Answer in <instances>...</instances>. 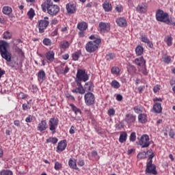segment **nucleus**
I'll use <instances>...</instances> for the list:
<instances>
[{"mask_svg":"<svg viewBox=\"0 0 175 175\" xmlns=\"http://www.w3.org/2000/svg\"><path fill=\"white\" fill-rule=\"evenodd\" d=\"M116 23L118 25V27H120L121 28H124V27H126V25H128V22L126 21V19L124 17L117 18Z\"/></svg>","mask_w":175,"mask_h":175,"instance_id":"6ab92c4d","label":"nucleus"},{"mask_svg":"<svg viewBox=\"0 0 175 175\" xmlns=\"http://www.w3.org/2000/svg\"><path fill=\"white\" fill-rule=\"evenodd\" d=\"M50 24L49 21V17L46 16L43 19L39 20L38 21V28L39 33H44V31L47 29V27Z\"/></svg>","mask_w":175,"mask_h":175,"instance_id":"423d86ee","label":"nucleus"},{"mask_svg":"<svg viewBox=\"0 0 175 175\" xmlns=\"http://www.w3.org/2000/svg\"><path fill=\"white\" fill-rule=\"evenodd\" d=\"M94 83L92 81L86 82L84 85L85 92L88 91L89 92H92L94 91Z\"/></svg>","mask_w":175,"mask_h":175,"instance_id":"393cba45","label":"nucleus"},{"mask_svg":"<svg viewBox=\"0 0 175 175\" xmlns=\"http://www.w3.org/2000/svg\"><path fill=\"white\" fill-rule=\"evenodd\" d=\"M110 31V23L100 22L98 24V31L100 33H106Z\"/></svg>","mask_w":175,"mask_h":175,"instance_id":"ddd939ff","label":"nucleus"},{"mask_svg":"<svg viewBox=\"0 0 175 175\" xmlns=\"http://www.w3.org/2000/svg\"><path fill=\"white\" fill-rule=\"evenodd\" d=\"M150 39H148V37L146 36V34H142L141 35V42H143L144 43L148 42Z\"/></svg>","mask_w":175,"mask_h":175,"instance_id":"de8ad7c7","label":"nucleus"},{"mask_svg":"<svg viewBox=\"0 0 175 175\" xmlns=\"http://www.w3.org/2000/svg\"><path fill=\"white\" fill-rule=\"evenodd\" d=\"M125 121L128 124V125H133L135 122H136V116L132 114V113H129L126 115L125 118Z\"/></svg>","mask_w":175,"mask_h":175,"instance_id":"f3484780","label":"nucleus"},{"mask_svg":"<svg viewBox=\"0 0 175 175\" xmlns=\"http://www.w3.org/2000/svg\"><path fill=\"white\" fill-rule=\"evenodd\" d=\"M156 20L159 23H164L167 25H175L174 18H170L167 12H164L163 10L159 9L156 11Z\"/></svg>","mask_w":175,"mask_h":175,"instance_id":"7ed1b4c3","label":"nucleus"},{"mask_svg":"<svg viewBox=\"0 0 175 175\" xmlns=\"http://www.w3.org/2000/svg\"><path fill=\"white\" fill-rule=\"evenodd\" d=\"M51 25H57L58 24V20L57 18H53L51 22Z\"/></svg>","mask_w":175,"mask_h":175,"instance_id":"0e129e2a","label":"nucleus"},{"mask_svg":"<svg viewBox=\"0 0 175 175\" xmlns=\"http://www.w3.org/2000/svg\"><path fill=\"white\" fill-rule=\"evenodd\" d=\"M159 90H161V85H157L153 88V92H154V94H157V92H158Z\"/></svg>","mask_w":175,"mask_h":175,"instance_id":"4d7b16f0","label":"nucleus"},{"mask_svg":"<svg viewBox=\"0 0 175 175\" xmlns=\"http://www.w3.org/2000/svg\"><path fill=\"white\" fill-rule=\"evenodd\" d=\"M139 144L142 148H147L148 147H150L151 144V141H150V136H148L147 134L142 135L139 141Z\"/></svg>","mask_w":175,"mask_h":175,"instance_id":"1a4fd4ad","label":"nucleus"},{"mask_svg":"<svg viewBox=\"0 0 175 175\" xmlns=\"http://www.w3.org/2000/svg\"><path fill=\"white\" fill-rule=\"evenodd\" d=\"M149 154V161L152 159V158H154V157H155V154L154 153V151H152V149H149L146 152H139L137 154V158L138 159H146V158H147V155Z\"/></svg>","mask_w":175,"mask_h":175,"instance_id":"f8f14e48","label":"nucleus"},{"mask_svg":"<svg viewBox=\"0 0 175 175\" xmlns=\"http://www.w3.org/2000/svg\"><path fill=\"white\" fill-rule=\"evenodd\" d=\"M152 110H153L154 113H157V114L162 113V106H161V103H156L153 105Z\"/></svg>","mask_w":175,"mask_h":175,"instance_id":"a878e982","label":"nucleus"},{"mask_svg":"<svg viewBox=\"0 0 175 175\" xmlns=\"http://www.w3.org/2000/svg\"><path fill=\"white\" fill-rule=\"evenodd\" d=\"M78 88L72 90L73 94H80L81 95H84L85 94V89L81 84V82H76Z\"/></svg>","mask_w":175,"mask_h":175,"instance_id":"4468645a","label":"nucleus"},{"mask_svg":"<svg viewBox=\"0 0 175 175\" xmlns=\"http://www.w3.org/2000/svg\"><path fill=\"white\" fill-rule=\"evenodd\" d=\"M111 73L112 75H115L116 76H119L120 75V68L117 66H113L111 69Z\"/></svg>","mask_w":175,"mask_h":175,"instance_id":"e433bc0d","label":"nucleus"},{"mask_svg":"<svg viewBox=\"0 0 175 175\" xmlns=\"http://www.w3.org/2000/svg\"><path fill=\"white\" fill-rule=\"evenodd\" d=\"M31 107H32V105H29L27 103H23L22 105V109L24 111H28L29 110H30Z\"/></svg>","mask_w":175,"mask_h":175,"instance_id":"c03bdc74","label":"nucleus"},{"mask_svg":"<svg viewBox=\"0 0 175 175\" xmlns=\"http://www.w3.org/2000/svg\"><path fill=\"white\" fill-rule=\"evenodd\" d=\"M138 122H140V124H146V122H147V115L140 113L138 116Z\"/></svg>","mask_w":175,"mask_h":175,"instance_id":"c85d7f7f","label":"nucleus"},{"mask_svg":"<svg viewBox=\"0 0 175 175\" xmlns=\"http://www.w3.org/2000/svg\"><path fill=\"white\" fill-rule=\"evenodd\" d=\"M70 106L71 107V109L72 111H74L75 116H77V114H81V109L76 107L75 104H70Z\"/></svg>","mask_w":175,"mask_h":175,"instance_id":"72a5a7b5","label":"nucleus"},{"mask_svg":"<svg viewBox=\"0 0 175 175\" xmlns=\"http://www.w3.org/2000/svg\"><path fill=\"white\" fill-rule=\"evenodd\" d=\"M115 9L118 13H121V12L124 10V7H122V5L118 4L116 5Z\"/></svg>","mask_w":175,"mask_h":175,"instance_id":"603ef678","label":"nucleus"},{"mask_svg":"<svg viewBox=\"0 0 175 175\" xmlns=\"http://www.w3.org/2000/svg\"><path fill=\"white\" fill-rule=\"evenodd\" d=\"M68 166L70 167V169L79 170V167H77V160L75 158H70L68 160Z\"/></svg>","mask_w":175,"mask_h":175,"instance_id":"4be33fe9","label":"nucleus"},{"mask_svg":"<svg viewBox=\"0 0 175 175\" xmlns=\"http://www.w3.org/2000/svg\"><path fill=\"white\" fill-rule=\"evenodd\" d=\"M75 129V126H71V127H70V129L69 130V133H70V135H74Z\"/></svg>","mask_w":175,"mask_h":175,"instance_id":"e2e57ef3","label":"nucleus"},{"mask_svg":"<svg viewBox=\"0 0 175 175\" xmlns=\"http://www.w3.org/2000/svg\"><path fill=\"white\" fill-rule=\"evenodd\" d=\"M84 99L86 106H92L95 103V95L92 92H88L85 94Z\"/></svg>","mask_w":175,"mask_h":175,"instance_id":"9d476101","label":"nucleus"},{"mask_svg":"<svg viewBox=\"0 0 175 175\" xmlns=\"http://www.w3.org/2000/svg\"><path fill=\"white\" fill-rule=\"evenodd\" d=\"M60 47H61V49H64L69 48V42L62 41L60 43Z\"/></svg>","mask_w":175,"mask_h":175,"instance_id":"a19ab883","label":"nucleus"},{"mask_svg":"<svg viewBox=\"0 0 175 175\" xmlns=\"http://www.w3.org/2000/svg\"><path fill=\"white\" fill-rule=\"evenodd\" d=\"M59 120L57 118H51L49 120V131H51L52 135H55L57 132V128H58V123Z\"/></svg>","mask_w":175,"mask_h":175,"instance_id":"6e6552de","label":"nucleus"},{"mask_svg":"<svg viewBox=\"0 0 175 175\" xmlns=\"http://www.w3.org/2000/svg\"><path fill=\"white\" fill-rule=\"evenodd\" d=\"M21 99H27L28 98V94H25L23 92H21Z\"/></svg>","mask_w":175,"mask_h":175,"instance_id":"69168bd1","label":"nucleus"},{"mask_svg":"<svg viewBox=\"0 0 175 175\" xmlns=\"http://www.w3.org/2000/svg\"><path fill=\"white\" fill-rule=\"evenodd\" d=\"M77 27L79 31H85L88 28V24L85 22H81L78 23Z\"/></svg>","mask_w":175,"mask_h":175,"instance_id":"cd10ccee","label":"nucleus"},{"mask_svg":"<svg viewBox=\"0 0 175 175\" xmlns=\"http://www.w3.org/2000/svg\"><path fill=\"white\" fill-rule=\"evenodd\" d=\"M79 58H80V52H75L72 54V59L74 61H79Z\"/></svg>","mask_w":175,"mask_h":175,"instance_id":"09e8293b","label":"nucleus"},{"mask_svg":"<svg viewBox=\"0 0 175 175\" xmlns=\"http://www.w3.org/2000/svg\"><path fill=\"white\" fill-rule=\"evenodd\" d=\"M54 169H55V170H57V172L61 170L62 169V164L58 161H55Z\"/></svg>","mask_w":175,"mask_h":175,"instance_id":"ea45409f","label":"nucleus"},{"mask_svg":"<svg viewBox=\"0 0 175 175\" xmlns=\"http://www.w3.org/2000/svg\"><path fill=\"white\" fill-rule=\"evenodd\" d=\"M69 67L65 63H62L59 66L55 68L57 75H66L69 72Z\"/></svg>","mask_w":175,"mask_h":175,"instance_id":"9b49d317","label":"nucleus"},{"mask_svg":"<svg viewBox=\"0 0 175 175\" xmlns=\"http://www.w3.org/2000/svg\"><path fill=\"white\" fill-rule=\"evenodd\" d=\"M42 43L44 44V46H51V40L49 38H44Z\"/></svg>","mask_w":175,"mask_h":175,"instance_id":"8fccbe9b","label":"nucleus"},{"mask_svg":"<svg viewBox=\"0 0 175 175\" xmlns=\"http://www.w3.org/2000/svg\"><path fill=\"white\" fill-rule=\"evenodd\" d=\"M145 173L146 174H158V171H157V165H155V164H152V159L146 163Z\"/></svg>","mask_w":175,"mask_h":175,"instance_id":"0eeeda50","label":"nucleus"},{"mask_svg":"<svg viewBox=\"0 0 175 175\" xmlns=\"http://www.w3.org/2000/svg\"><path fill=\"white\" fill-rule=\"evenodd\" d=\"M8 42L6 41H0V55L3 59L6 60L7 64L15 70L21 69V66L17 62H12V53L8 51Z\"/></svg>","mask_w":175,"mask_h":175,"instance_id":"f257e3e1","label":"nucleus"},{"mask_svg":"<svg viewBox=\"0 0 175 175\" xmlns=\"http://www.w3.org/2000/svg\"><path fill=\"white\" fill-rule=\"evenodd\" d=\"M103 8L105 12H111L113 8L111 7V4L109 3L107 1H105L103 4Z\"/></svg>","mask_w":175,"mask_h":175,"instance_id":"7c9ffc66","label":"nucleus"},{"mask_svg":"<svg viewBox=\"0 0 175 175\" xmlns=\"http://www.w3.org/2000/svg\"><path fill=\"white\" fill-rule=\"evenodd\" d=\"M67 146H68V142H66V139L62 140L57 144L56 151L57 152H62V151H65Z\"/></svg>","mask_w":175,"mask_h":175,"instance_id":"2eb2a0df","label":"nucleus"},{"mask_svg":"<svg viewBox=\"0 0 175 175\" xmlns=\"http://www.w3.org/2000/svg\"><path fill=\"white\" fill-rule=\"evenodd\" d=\"M116 100L121 102V100H122V96L121 94H118L116 96Z\"/></svg>","mask_w":175,"mask_h":175,"instance_id":"338daca9","label":"nucleus"},{"mask_svg":"<svg viewBox=\"0 0 175 175\" xmlns=\"http://www.w3.org/2000/svg\"><path fill=\"white\" fill-rule=\"evenodd\" d=\"M107 114L109 116V117H113L116 114V110H114L113 108L109 109L107 111Z\"/></svg>","mask_w":175,"mask_h":175,"instance_id":"3c124183","label":"nucleus"},{"mask_svg":"<svg viewBox=\"0 0 175 175\" xmlns=\"http://www.w3.org/2000/svg\"><path fill=\"white\" fill-rule=\"evenodd\" d=\"M41 8L44 13L47 12L51 16H57L59 12V6L54 4L51 0H46L42 3Z\"/></svg>","mask_w":175,"mask_h":175,"instance_id":"f03ea898","label":"nucleus"},{"mask_svg":"<svg viewBox=\"0 0 175 175\" xmlns=\"http://www.w3.org/2000/svg\"><path fill=\"white\" fill-rule=\"evenodd\" d=\"M100 39L96 38L95 40L88 42L85 45V50L88 53H94L99 47Z\"/></svg>","mask_w":175,"mask_h":175,"instance_id":"20e7f679","label":"nucleus"},{"mask_svg":"<svg viewBox=\"0 0 175 175\" xmlns=\"http://www.w3.org/2000/svg\"><path fill=\"white\" fill-rule=\"evenodd\" d=\"M66 8L68 14H73L76 13V5L72 3H68L66 5Z\"/></svg>","mask_w":175,"mask_h":175,"instance_id":"aec40b11","label":"nucleus"},{"mask_svg":"<svg viewBox=\"0 0 175 175\" xmlns=\"http://www.w3.org/2000/svg\"><path fill=\"white\" fill-rule=\"evenodd\" d=\"M49 128V124H47V121L44 119H42L40 122L38 123L37 126V130L39 132H44Z\"/></svg>","mask_w":175,"mask_h":175,"instance_id":"dca6fc26","label":"nucleus"},{"mask_svg":"<svg viewBox=\"0 0 175 175\" xmlns=\"http://www.w3.org/2000/svg\"><path fill=\"white\" fill-rule=\"evenodd\" d=\"M33 118H32V116L29 115L28 117H27L25 118V121L27 123H30L32 121Z\"/></svg>","mask_w":175,"mask_h":175,"instance_id":"bf43d9fd","label":"nucleus"},{"mask_svg":"<svg viewBox=\"0 0 175 175\" xmlns=\"http://www.w3.org/2000/svg\"><path fill=\"white\" fill-rule=\"evenodd\" d=\"M164 42L167 44V45L170 47L172 44H173V38L170 36H168L165 38Z\"/></svg>","mask_w":175,"mask_h":175,"instance_id":"c9c22d12","label":"nucleus"},{"mask_svg":"<svg viewBox=\"0 0 175 175\" xmlns=\"http://www.w3.org/2000/svg\"><path fill=\"white\" fill-rule=\"evenodd\" d=\"M92 157L96 158V159H99V156H98V152L96 150L92 151Z\"/></svg>","mask_w":175,"mask_h":175,"instance_id":"6e6d98bb","label":"nucleus"},{"mask_svg":"<svg viewBox=\"0 0 175 175\" xmlns=\"http://www.w3.org/2000/svg\"><path fill=\"white\" fill-rule=\"evenodd\" d=\"M174 135H175L174 131L170 130V132H169V136H170L172 139H174Z\"/></svg>","mask_w":175,"mask_h":175,"instance_id":"680f3d73","label":"nucleus"},{"mask_svg":"<svg viewBox=\"0 0 175 175\" xmlns=\"http://www.w3.org/2000/svg\"><path fill=\"white\" fill-rule=\"evenodd\" d=\"M163 62H164L165 64H170V62L172 61V59L170 58V56L167 55H165L163 57Z\"/></svg>","mask_w":175,"mask_h":175,"instance_id":"49530a36","label":"nucleus"},{"mask_svg":"<svg viewBox=\"0 0 175 175\" xmlns=\"http://www.w3.org/2000/svg\"><path fill=\"white\" fill-rule=\"evenodd\" d=\"M37 77L40 83H43L46 80V72L43 70H40L37 74Z\"/></svg>","mask_w":175,"mask_h":175,"instance_id":"5701e85b","label":"nucleus"},{"mask_svg":"<svg viewBox=\"0 0 175 175\" xmlns=\"http://www.w3.org/2000/svg\"><path fill=\"white\" fill-rule=\"evenodd\" d=\"M76 77V83H81V81L85 83V81H88V80H90V76H88V74L85 72V70H77Z\"/></svg>","mask_w":175,"mask_h":175,"instance_id":"39448f33","label":"nucleus"},{"mask_svg":"<svg viewBox=\"0 0 175 175\" xmlns=\"http://www.w3.org/2000/svg\"><path fill=\"white\" fill-rule=\"evenodd\" d=\"M134 64L137 65V66H144L146 65V59L142 56L141 57H137L135 59Z\"/></svg>","mask_w":175,"mask_h":175,"instance_id":"b1692460","label":"nucleus"},{"mask_svg":"<svg viewBox=\"0 0 175 175\" xmlns=\"http://www.w3.org/2000/svg\"><path fill=\"white\" fill-rule=\"evenodd\" d=\"M3 39H12V33L9 31H6L3 34Z\"/></svg>","mask_w":175,"mask_h":175,"instance_id":"37998d69","label":"nucleus"},{"mask_svg":"<svg viewBox=\"0 0 175 175\" xmlns=\"http://www.w3.org/2000/svg\"><path fill=\"white\" fill-rule=\"evenodd\" d=\"M128 137V134L125 132H121L119 137L120 143H124L126 142V139Z\"/></svg>","mask_w":175,"mask_h":175,"instance_id":"2f4dec72","label":"nucleus"},{"mask_svg":"<svg viewBox=\"0 0 175 175\" xmlns=\"http://www.w3.org/2000/svg\"><path fill=\"white\" fill-rule=\"evenodd\" d=\"M55 53L53 51H49L45 53L47 62H54Z\"/></svg>","mask_w":175,"mask_h":175,"instance_id":"412c9836","label":"nucleus"},{"mask_svg":"<svg viewBox=\"0 0 175 175\" xmlns=\"http://www.w3.org/2000/svg\"><path fill=\"white\" fill-rule=\"evenodd\" d=\"M6 74V71L0 68V79H2V77Z\"/></svg>","mask_w":175,"mask_h":175,"instance_id":"052dcab7","label":"nucleus"},{"mask_svg":"<svg viewBox=\"0 0 175 175\" xmlns=\"http://www.w3.org/2000/svg\"><path fill=\"white\" fill-rule=\"evenodd\" d=\"M130 142H136V133L133 132L131 133L129 137Z\"/></svg>","mask_w":175,"mask_h":175,"instance_id":"864d4df0","label":"nucleus"},{"mask_svg":"<svg viewBox=\"0 0 175 175\" xmlns=\"http://www.w3.org/2000/svg\"><path fill=\"white\" fill-rule=\"evenodd\" d=\"M133 110L135 113H136L137 114H140V113H143V110L142 109V106L140 105L134 107Z\"/></svg>","mask_w":175,"mask_h":175,"instance_id":"79ce46f5","label":"nucleus"},{"mask_svg":"<svg viewBox=\"0 0 175 175\" xmlns=\"http://www.w3.org/2000/svg\"><path fill=\"white\" fill-rule=\"evenodd\" d=\"M0 175H13V172L10 170H3L0 171Z\"/></svg>","mask_w":175,"mask_h":175,"instance_id":"58836bf2","label":"nucleus"},{"mask_svg":"<svg viewBox=\"0 0 175 175\" xmlns=\"http://www.w3.org/2000/svg\"><path fill=\"white\" fill-rule=\"evenodd\" d=\"M147 3H141L138 4V5L136 8V10L137 13H141V14H144L147 12Z\"/></svg>","mask_w":175,"mask_h":175,"instance_id":"a211bd4d","label":"nucleus"},{"mask_svg":"<svg viewBox=\"0 0 175 175\" xmlns=\"http://www.w3.org/2000/svg\"><path fill=\"white\" fill-rule=\"evenodd\" d=\"M143 53H144V48L142 46V45H138L135 48V54L137 57H140V55H143Z\"/></svg>","mask_w":175,"mask_h":175,"instance_id":"bb28decb","label":"nucleus"},{"mask_svg":"<svg viewBox=\"0 0 175 175\" xmlns=\"http://www.w3.org/2000/svg\"><path fill=\"white\" fill-rule=\"evenodd\" d=\"M13 12L12 7L4 6L2 9V12L6 16H10V14Z\"/></svg>","mask_w":175,"mask_h":175,"instance_id":"c756f323","label":"nucleus"},{"mask_svg":"<svg viewBox=\"0 0 175 175\" xmlns=\"http://www.w3.org/2000/svg\"><path fill=\"white\" fill-rule=\"evenodd\" d=\"M141 72L144 75V76H147V75H148V72L147 71V68L146 67V64L143 66V68H142Z\"/></svg>","mask_w":175,"mask_h":175,"instance_id":"5fc2aeb1","label":"nucleus"},{"mask_svg":"<svg viewBox=\"0 0 175 175\" xmlns=\"http://www.w3.org/2000/svg\"><path fill=\"white\" fill-rule=\"evenodd\" d=\"M116 58V55L114 53H109L106 55L107 61H111Z\"/></svg>","mask_w":175,"mask_h":175,"instance_id":"a18cd8bd","label":"nucleus"},{"mask_svg":"<svg viewBox=\"0 0 175 175\" xmlns=\"http://www.w3.org/2000/svg\"><path fill=\"white\" fill-rule=\"evenodd\" d=\"M27 16L29 20H33V17L36 16V13H35V10L33 8H30L29 10L27 13Z\"/></svg>","mask_w":175,"mask_h":175,"instance_id":"473e14b6","label":"nucleus"},{"mask_svg":"<svg viewBox=\"0 0 175 175\" xmlns=\"http://www.w3.org/2000/svg\"><path fill=\"white\" fill-rule=\"evenodd\" d=\"M14 124L16 126H18V128L20 127V120H15V121L14 122Z\"/></svg>","mask_w":175,"mask_h":175,"instance_id":"774afa93","label":"nucleus"},{"mask_svg":"<svg viewBox=\"0 0 175 175\" xmlns=\"http://www.w3.org/2000/svg\"><path fill=\"white\" fill-rule=\"evenodd\" d=\"M77 163L79 166H84V165H85V163L82 159H80Z\"/></svg>","mask_w":175,"mask_h":175,"instance_id":"13d9d810","label":"nucleus"},{"mask_svg":"<svg viewBox=\"0 0 175 175\" xmlns=\"http://www.w3.org/2000/svg\"><path fill=\"white\" fill-rule=\"evenodd\" d=\"M46 143H52V144H57V143H58V138L51 137L46 139Z\"/></svg>","mask_w":175,"mask_h":175,"instance_id":"4c0bfd02","label":"nucleus"},{"mask_svg":"<svg viewBox=\"0 0 175 175\" xmlns=\"http://www.w3.org/2000/svg\"><path fill=\"white\" fill-rule=\"evenodd\" d=\"M110 84L111 87H112V88H115V90H118V88L121 87V84L120 83V82H118V81L116 79L113 80Z\"/></svg>","mask_w":175,"mask_h":175,"instance_id":"f704fd0d","label":"nucleus"}]
</instances>
